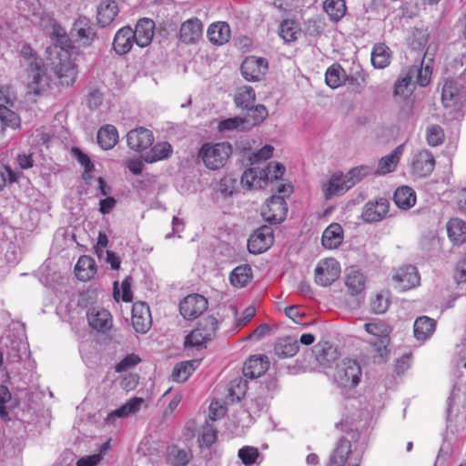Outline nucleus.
<instances>
[{
    "instance_id": "nucleus-1",
    "label": "nucleus",
    "mask_w": 466,
    "mask_h": 466,
    "mask_svg": "<svg viewBox=\"0 0 466 466\" xmlns=\"http://www.w3.org/2000/svg\"><path fill=\"white\" fill-rule=\"evenodd\" d=\"M20 56L29 69L26 83L27 95H42L47 89L49 84L42 59L37 57L35 51L28 46L21 48Z\"/></svg>"
},
{
    "instance_id": "nucleus-2",
    "label": "nucleus",
    "mask_w": 466,
    "mask_h": 466,
    "mask_svg": "<svg viewBox=\"0 0 466 466\" xmlns=\"http://www.w3.org/2000/svg\"><path fill=\"white\" fill-rule=\"evenodd\" d=\"M50 56L51 66L62 86H72L77 76V66L72 58L70 48L53 46L46 49Z\"/></svg>"
},
{
    "instance_id": "nucleus-3",
    "label": "nucleus",
    "mask_w": 466,
    "mask_h": 466,
    "mask_svg": "<svg viewBox=\"0 0 466 466\" xmlns=\"http://www.w3.org/2000/svg\"><path fill=\"white\" fill-rule=\"evenodd\" d=\"M447 428L452 433L466 430V392L456 386L452 388L448 400Z\"/></svg>"
},
{
    "instance_id": "nucleus-4",
    "label": "nucleus",
    "mask_w": 466,
    "mask_h": 466,
    "mask_svg": "<svg viewBox=\"0 0 466 466\" xmlns=\"http://www.w3.org/2000/svg\"><path fill=\"white\" fill-rule=\"evenodd\" d=\"M232 154L231 145L228 142L206 143L199 151L198 157L210 170L222 168Z\"/></svg>"
},
{
    "instance_id": "nucleus-5",
    "label": "nucleus",
    "mask_w": 466,
    "mask_h": 466,
    "mask_svg": "<svg viewBox=\"0 0 466 466\" xmlns=\"http://www.w3.org/2000/svg\"><path fill=\"white\" fill-rule=\"evenodd\" d=\"M218 323L213 316H207L198 321L196 328L185 338L186 349H201L211 341L218 330Z\"/></svg>"
},
{
    "instance_id": "nucleus-6",
    "label": "nucleus",
    "mask_w": 466,
    "mask_h": 466,
    "mask_svg": "<svg viewBox=\"0 0 466 466\" xmlns=\"http://www.w3.org/2000/svg\"><path fill=\"white\" fill-rule=\"evenodd\" d=\"M441 102L451 112L461 110L466 104L464 79L454 80L447 77L441 90Z\"/></svg>"
},
{
    "instance_id": "nucleus-7",
    "label": "nucleus",
    "mask_w": 466,
    "mask_h": 466,
    "mask_svg": "<svg viewBox=\"0 0 466 466\" xmlns=\"http://www.w3.org/2000/svg\"><path fill=\"white\" fill-rule=\"evenodd\" d=\"M361 374L360 363L356 360L346 359L338 364L334 380L341 388L351 389L360 383Z\"/></svg>"
},
{
    "instance_id": "nucleus-8",
    "label": "nucleus",
    "mask_w": 466,
    "mask_h": 466,
    "mask_svg": "<svg viewBox=\"0 0 466 466\" xmlns=\"http://www.w3.org/2000/svg\"><path fill=\"white\" fill-rule=\"evenodd\" d=\"M365 330L374 336L377 340L370 341L380 358L384 360L389 353L390 328L382 321L369 322L364 325Z\"/></svg>"
},
{
    "instance_id": "nucleus-9",
    "label": "nucleus",
    "mask_w": 466,
    "mask_h": 466,
    "mask_svg": "<svg viewBox=\"0 0 466 466\" xmlns=\"http://www.w3.org/2000/svg\"><path fill=\"white\" fill-rule=\"evenodd\" d=\"M315 282L322 287L330 286L340 275V265L332 258L321 259L318 262L315 270Z\"/></svg>"
},
{
    "instance_id": "nucleus-10",
    "label": "nucleus",
    "mask_w": 466,
    "mask_h": 466,
    "mask_svg": "<svg viewBox=\"0 0 466 466\" xmlns=\"http://www.w3.org/2000/svg\"><path fill=\"white\" fill-rule=\"evenodd\" d=\"M361 462L360 454H353L351 444L346 439H340L334 452L331 454L328 466H360Z\"/></svg>"
},
{
    "instance_id": "nucleus-11",
    "label": "nucleus",
    "mask_w": 466,
    "mask_h": 466,
    "mask_svg": "<svg viewBox=\"0 0 466 466\" xmlns=\"http://www.w3.org/2000/svg\"><path fill=\"white\" fill-rule=\"evenodd\" d=\"M288 213V206L283 196H272L261 208L263 218L271 223H281Z\"/></svg>"
},
{
    "instance_id": "nucleus-12",
    "label": "nucleus",
    "mask_w": 466,
    "mask_h": 466,
    "mask_svg": "<svg viewBox=\"0 0 466 466\" xmlns=\"http://www.w3.org/2000/svg\"><path fill=\"white\" fill-rule=\"evenodd\" d=\"M434 167L435 159L430 151L420 149L412 153L410 169L414 177H428L433 171Z\"/></svg>"
},
{
    "instance_id": "nucleus-13",
    "label": "nucleus",
    "mask_w": 466,
    "mask_h": 466,
    "mask_svg": "<svg viewBox=\"0 0 466 466\" xmlns=\"http://www.w3.org/2000/svg\"><path fill=\"white\" fill-rule=\"evenodd\" d=\"M273 240L272 228L268 226H262L248 238V248L250 253L260 254L271 247Z\"/></svg>"
},
{
    "instance_id": "nucleus-14",
    "label": "nucleus",
    "mask_w": 466,
    "mask_h": 466,
    "mask_svg": "<svg viewBox=\"0 0 466 466\" xmlns=\"http://www.w3.org/2000/svg\"><path fill=\"white\" fill-rule=\"evenodd\" d=\"M268 61L264 57L248 56L241 65V73L248 81H259L268 71Z\"/></svg>"
},
{
    "instance_id": "nucleus-15",
    "label": "nucleus",
    "mask_w": 466,
    "mask_h": 466,
    "mask_svg": "<svg viewBox=\"0 0 466 466\" xmlns=\"http://www.w3.org/2000/svg\"><path fill=\"white\" fill-rule=\"evenodd\" d=\"M208 308V300L199 294L186 297L179 305L181 315L186 319H193L202 314Z\"/></svg>"
},
{
    "instance_id": "nucleus-16",
    "label": "nucleus",
    "mask_w": 466,
    "mask_h": 466,
    "mask_svg": "<svg viewBox=\"0 0 466 466\" xmlns=\"http://www.w3.org/2000/svg\"><path fill=\"white\" fill-rule=\"evenodd\" d=\"M389 208L390 203L384 198L370 200L363 207L361 217L367 223L379 222L386 218Z\"/></svg>"
},
{
    "instance_id": "nucleus-17",
    "label": "nucleus",
    "mask_w": 466,
    "mask_h": 466,
    "mask_svg": "<svg viewBox=\"0 0 466 466\" xmlns=\"http://www.w3.org/2000/svg\"><path fill=\"white\" fill-rule=\"evenodd\" d=\"M71 33L83 46H89L96 38L93 24L86 16H80L75 21Z\"/></svg>"
},
{
    "instance_id": "nucleus-18",
    "label": "nucleus",
    "mask_w": 466,
    "mask_h": 466,
    "mask_svg": "<svg viewBox=\"0 0 466 466\" xmlns=\"http://www.w3.org/2000/svg\"><path fill=\"white\" fill-rule=\"evenodd\" d=\"M392 279L397 288L401 291L416 288L420 285V281L417 268L410 265L398 268L394 272Z\"/></svg>"
},
{
    "instance_id": "nucleus-19",
    "label": "nucleus",
    "mask_w": 466,
    "mask_h": 466,
    "mask_svg": "<svg viewBox=\"0 0 466 466\" xmlns=\"http://www.w3.org/2000/svg\"><path fill=\"white\" fill-rule=\"evenodd\" d=\"M203 24L197 18H190L183 22L178 32L179 41L185 45H195L202 37Z\"/></svg>"
},
{
    "instance_id": "nucleus-20",
    "label": "nucleus",
    "mask_w": 466,
    "mask_h": 466,
    "mask_svg": "<svg viewBox=\"0 0 466 466\" xmlns=\"http://www.w3.org/2000/svg\"><path fill=\"white\" fill-rule=\"evenodd\" d=\"M131 321L136 332L147 333L152 325L149 307L144 302H136L132 309Z\"/></svg>"
},
{
    "instance_id": "nucleus-21",
    "label": "nucleus",
    "mask_w": 466,
    "mask_h": 466,
    "mask_svg": "<svg viewBox=\"0 0 466 466\" xmlns=\"http://www.w3.org/2000/svg\"><path fill=\"white\" fill-rule=\"evenodd\" d=\"M89 326L97 331H106L112 328L113 319L111 313L103 308H90L86 313Z\"/></svg>"
},
{
    "instance_id": "nucleus-22",
    "label": "nucleus",
    "mask_w": 466,
    "mask_h": 466,
    "mask_svg": "<svg viewBox=\"0 0 466 466\" xmlns=\"http://www.w3.org/2000/svg\"><path fill=\"white\" fill-rule=\"evenodd\" d=\"M350 188L346 176L341 172L332 174L328 181L322 185V192L326 199L342 195Z\"/></svg>"
},
{
    "instance_id": "nucleus-23",
    "label": "nucleus",
    "mask_w": 466,
    "mask_h": 466,
    "mask_svg": "<svg viewBox=\"0 0 466 466\" xmlns=\"http://www.w3.org/2000/svg\"><path fill=\"white\" fill-rule=\"evenodd\" d=\"M128 147L137 152H142L152 146L154 142L153 133L144 127L129 131L127 135Z\"/></svg>"
},
{
    "instance_id": "nucleus-24",
    "label": "nucleus",
    "mask_w": 466,
    "mask_h": 466,
    "mask_svg": "<svg viewBox=\"0 0 466 466\" xmlns=\"http://www.w3.org/2000/svg\"><path fill=\"white\" fill-rule=\"evenodd\" d=\"M135 43L139 47L148 46L155 35V22L149 18L140 19L133 29Z\"/></svg>"
},
{
    "instance_id": "nucleus-25",
    "label": "nucleus",
    "mask_w": 466,
    "mask_h": 466,
    "mask_svg": "<svg viewBox=\"0 0 466 466\" xmlns=\"http://www.w3.org/2000/svg\"><path fill=\"white\" fill-rule=\"evenodd\" d=\"M404 152V144L399 145L389 155L382 157L379 162L376 169H373L374 175L384 176L393 172Z\"/></svg>"
},
{
    "instance_id": "nucleus-26",
    "label": "nucleus",
    "mask_w": 466,
    "mask_h": 466,
    "mask_svg": "<svg viewBox=\"0 0 466 466\" xmlns=\"http://www.w3.org/2000/svg\"><path fill=\"white\" fill-rule=\"evenodd\" d=\"M456 54L454 57L448 63L445 73L448 78L459 76L463 79L466 75V43L456 46Z\"/></svg>"
},
{
    "instance_id": "nucleus-27",
    "label": "nucleus",
    "mask_w": 466,
    "mask_h": 466,
    "mask_svg": "<svg viewBox=\"0 0 466 466\" xmlns=\"http://www.w3.org/2000/svg\"><path fill=\"white\" fill-rule=\"evenodd\" d=\"M269 361L266 356H252L243 367V375L248 379L259 378L268 370Z\"/></svg>"
},
{
    "instance_id": "nucleus-28",
    "label": "nucleus",
    "mask_w": 466,
    "mask_h": 466,
    "mask_svg": "<svg viewBox=\"0 0 466 466\" xmlns=\"http://www.w3.org/2000/svg\"><path fill=\"white\" fill-rule=\"evenodd\" d=\"M413 92V83L410 76L402 70L393 86V99L401 104L406 101Z\"/></svg>"
},
{
    "instance_id": "nucleus-29",
    "label": "nucleus",
    "mask_w": 466,
    "mask_h": 466,
    "mask_svg": "<svg viewBox=\"0 0 466 466\" xmlns=\"http://www.w3.org/2000/svg\"><path fill=\"white\" fill-rule=\"evenodd\" d=\"M134 43L133 29L129 26H124L116 33L113 48L118 55H126L131 50Z\"/></svg>"
},
{
    "instance_id": "nucleus-30",
    "label": "nucleus",
    "mask_w": 466,
    "mask_h": 466,
    "mask_svg": "<svg viewBox=\"0 0 466 466\" xmlns=\"http://www.w3.org/2000/svg\"><path fill=\"white\" fill-rule=\"evenodd\" d=\"M119 11L118 5L114 0H103L97 6V23L102 27L109 25L116 18Z\"/></svg>"
},
{
    "instance_id": "nucleus-31",
    "label": "nucleus",
    "mask_w": 466,
    "mask_h": 466,
    "mask_svg": "<svg viewBox=\"0 0 466 466\" xmlns=\"http://www.w3.org/2000/svg\"><path fill=\"white\" fill-rule=\"evenodd\" d=\"M267 170L251 167L243 173L241 183L248 189H258L267 184Z\"/></svg>"
},
{
    "instance_id": "nucleus-32",
    "label": "nucleus",
    "mask_w": 466,
    "mask_h": 466,
    "mask_svg": "<svg viewBox=\"0 0 466 466\" xmlns=\"http://www.w3.org/2000/svg\"><path fill=\"white\" fill-rule=\"evenodd\" d=\"M347 291L351 296H360L366 288V277L359 269H350L345 277Z\"/></svg>"
},
{
    "instance_id": "nucleus-33",
    "label": "nucleus",
    "mask_w": 466,
    "mask_h": 466,
    "mask_svg": "<svg viewBox=\"0 0 466 466\" xmlns=\"http://www.w3.org/2000/svg\"><path fill=\"white\" fill-rule=\"evenodd\" d=\"M207 35L212 44L221 46L228 42L230 27L226 22H216L208 26Z\"/></svg>"
},
{
    "instance_id": "nucleus-34",
    "label": "nucleus",
    "mask_w": 466,
    "mask_h": 466,
    "mask_svg": "<svg viewBox=\"0 0 466 466\" xmlns=\"http://www.w3.org/2000/svg\"><path fill=\"white\" fill-rule=\"evenodd\" d=\"M343 240V229L338 223L330 224L322 234V245L329 249L337 248Z\"/></svg>"
},
{
    "instance_id": "nucleus-35",
    "label": "nucleus",
    "mask_w": 466,
    "mask_h": 466,
    "mask_svg": "<svg viewBox=\"0 0 466 466\" xmlns=\"http://www.w3.org/2000/svg\"><path fill=\"white\" fill-rule=\"evenodd\" d=\"M96 272L95 260L89 256H81L75 267V274L81 281L91 279Z\"/></svg>"
},
{
    "instance_id": "nucleus-36",
    "label": "nucleus",
    "mask_w": 466,
    "mask_h": 466,
    "mask_svg": "<svg viewBox=\"0 0 466 466\" xmlns=\"http://www.w3.org/2000/svg\"><path fill=\"white\" fill-rule=\"evenodd\" d=\"M143 402L144 400L142 398L135 397L130 399L120 408L107 415L106 419V423L112 424L116 418L127 417L128 415L138 411Z\"/></svg>"
},
{
    "instance_id": "nucleus-37",
    "label": "nucleus",
    "mask_w": 466,
    "mask_h": 466,
    "mask_svg": "<svg viewBox=\"0 0 466 466\" xmlns=\"http://www.w3.org/2000/svg\"><path fill=\"white\" fill-rule=\"evenodd\" d=\"M435 327L433 319L427 316L419 317L414 322V336L418 340L425 341L433 334Z\"/></svg>"
},
{
    "instance_id": "nucleus-38",
    "label": "nucleus",
    "mask_w": 466,
    "mask_h": 466,
    "mask_svg": "<svg viewBox=\"0 0 466 466\" xmlns=\"http://www.w3.org/2000/svg\"><path fill=\"white\" fill-rule=\"evenodd\" d=\"M447 232L453 244H463L466 241V222L461 218L450 219L447 223Z\"/></svg>"
},
{
    "instance_id": "nucleus-39",
    "label": "nucleus",
    "mask_w": 466,
    "mask_h": 466,
    "mask_svg": "<svg viewBox=\"0 0 466 466\" xmlns=\"http://www.w3.org/2000/svg\"><path fill=\"white\" fill-rule=\"evenodd\" d=\"M395 204L401 209H409L416 203L415 191L408 187L402 186L396 189L393 197Z\"/></svg>"
},
{
    "instance_id": "nucleus-40",
    "label": "nucleus",
    "mask_w": 466,
    "mask_h": 466,
    "mask_svg": "<svg viewBox=\"0 0 466 466\" xmlns=\"http://www.w3.org/2000/svg\"><path fill=\"white\" fill-rule=\"evenodd\" d=\"M117 141L118 133L114 126L106 125L98 130L97 142L103 149H111L116 145Z\"/></svg>"
},
{
    "instance_id": "nucleus-41",
    "label": "nucleus",
    "mask_w": 466,
    "mask_h": 466,
    "mask_svg": "<svg viewBox=\"0 0 466 466\" xmlns=\"http://www.w3.org/2000/svg\"><path fill=\"white\" fill-rule=\"evenodd\" d=\"M316 360L324 368H329L337 359V351L328 343L317 344L315 346Z\"/></svg>"
},
{
    "instance_id": "nucleus-42",
    "label": "nucleus",
    "mask_w": 466,
    "mask_h": 466,
    "mask_svg": "<svg viewBox=\"0 0 466 466\" xmlns=\"http://www.w3.org/2000/svg\"><path fill=\"white\" fill-rule=\"evenodd\" d=\"M323 9L329 19L334 23L340 21L346 15L347 12L344 0H325L323 2Z\"/></svg>"
},
{
    "instance_id": "nucleus-43",
    "label": "nucleus",
    "mask_w": 466,
    "mask_h": 466,
    "mask_svg": "<svg viewBox=\"0 0 466 466\" xmlns=\"http://www.w3.org/2000/svg\"><path fill=\"white\" fill-rule=\"evenodd\" d=\"M347 79V74L342 66L339 64L330 66L325 74L326 84L332 89L342 86Z\"/></svg>"
},
{
    "instance_id": "nucleus-44",
    "label": "nucleus",
    "mask_w": 466,
    "mask_h": 466,
    "mask_svg": "<svg viewBox=\"0 0 466 466\" xmlns=\"http://www.w3.org/2000/svg\"><path fill=\"white\" fill-rule=\"evenodd\" d=\"M390 50L381 43L376 44L371 52V63L376 68H385L390 63Z\"/></svg>"
},
{
    "instance_id": "nucleus-45",
    "label": "nucleus",
    "mask_w": 466,
    "mask_h": 466,
    "mask_svg": "<svg viewBox=\"0 0 466 466\" xmlns=\"http://www.w3.org/2000/svg\"><path fill=\"white\" fill-rule=\"evenodd\" d=\"M252 279V269L248 265L235 268L229 276L230 283L236 288H243Z\"/></svg>"
},
{
    "instance_id": "nucleus-46",
    "label": "nucleus",
    "mask_w": 466,
    "mask_h": 466,
    "mask_svg": "<svg viewBox=\"0 0 466 466\" xmlns=\"http://www.w3.org/2000/svg\"><path fill=\"white\" fill-rule=\"evenodd\" d=\"M199 360H192L183 361L175 366L172 371L173 380L177 382L186 381L193 371L198 367Z\"/></svg>"
},
{
    "instance_id": "nucleus-47",
    "label": "nucleus",
    "mask_w": 466,
    "mask_h": 466,
    "mask_svg": "<svg viewBox=\"0 0 466 466\" xmlns=\"http://www.w3.org/2000/svg\"><path fill=\"white\" fill-rule=\"evenodd\" d=\"M299 350V343L296 338L287 336L280 339L276 347V353L283 358H289L294 356Z\"/></svg>"
},
{
    "instance_id": "nucleus-48",
    "label": "nucleus",
    "mask_w": 466,
    "mask_h": 466,
    "mask_svg": "<svg viewBox=\"0 0 466 466\" xmlns=\"http://www.w3.org/2000/svg\"><path fill=\"white\" fill-rule=\"evenodd\" d=\"M172 152L171 145L167 142H159L156 144L148 153L144 157L147 163H154L167 158Z\"/></svg>"
},
{
    "instance_id": "nucleus-49",
    "label": "nucleus",
    "mask_w": 466,
    "mask_h": 466,
    "mask_svg": "<svg viewBox=\"0 0 466 466\" xmlns=\"http://www.w3.org/2000/svg\"><path fill=\"white\" fill-rule=\"evenodd\" d=\"M279 35L286 43L293 42L300 35V27L294 20H284L279 26Z\"/></svg>"
},
{
    "instance_id": "nucleus-50",
    "label": "nucleus",
    "mask_w": 466,
    "mask_h": 466,
    "mask_svg": "<svg viewBox=\"0 0 466 466\" xmlns=\"http://www.w3.org/2000/svg\"><path fill=\"white\" fill-rule=\"evenodd\" d=\"M406 73L410 76L411 80L416 76L417 83L420 86H426L431 81V70L429 66H411L404 69Z\"/></svg>"
},
{
    "instance_id": "nucleus-51",
    "label": "nucleus",
    "mask_w": 466,
    "mask_h": 466,
    "mask_svg": "<svg viewBox=\"0 0 466 466\" xmlns=\"http://www.w3.org/2000/svg\"><path fill=\"white\" fill-rule=\"evenodd\" d=\"M256 99V94L251 86H245L238 88L236 96L235 103L238 106L242 108H248L251 106Z\"/></svg>"
},
{
    "instance_id": "nucleus-52",
    "label": "nucleus",
    "mask_w": 466,
    "mask_h": 466,
    "mask_svg": "<svg viewBox=\"0 0 466 466\" xmlns=\"http://www.w3.org/2000/svg\"><path fill=\"white\" fill-rule=\"evenodd\" d=\"M374 174L373 168L368 165H361L351 168L347 174V182L350 187H354L357 183L360 182L364 177Z\"/></svg>"
},
{
    "instance_id": "nucleus-53",
    "label": "nucleus",
    "mask_w": 466,
    "mask_h": 466,
    "mask_svg": "<svg viewBox=\"0 0 466 466\" xmlns=\"http://www.w3.org/2000/svg\"><path fill=\"white\" fill-rule=\"evenodd\" d=\"M248 109V115L245 117L248 127L258 125L266 119L268 115L266 106L263 105H257L255 106L252 105Z\"/></svg>"
},
{
    "instance_id": "nucleus-54",
    "label": "nucleus",
    "mask_w": 466,
    "mask_h": 466,
    "mask_svg": "<svg viewBox=\"0 0 466 466\" xmlns=\"http://www.w3.org/2000/svg\"><path fill=\"white\" fill-rule=\"evenodd\" d=\"M0 121L5 127L12 129L18 128L21 125V119L18 114L4 104H0Z\"/></svg>"
},
{
    "instance_id": "nucleus-55",
    "label": "nucleus",
    "mask_w": 466,
    "mask_h": 466,
    "mask_svg": "<svg viewBox=\"0 0 466 466\" xmlns=\"http://www.w3.org/2000/svg\"><path fill=\"white\" fill-rule=\"evenodd\" d=\"M425 137L429 146L438 147L444 141V131L439 125L431 124L426 127Z\"/></svg>"
},
{
    "instance_id": "nucleus-56",
    "label": "nucleus",
    "mask_w": 466,
    "mask_h": 466,
    "mask_svg": "<svg viewBox=\"0 0 466 466\" xmlns=\"http://www.w3.org/2000/svg\"><path fill=\"white\" fill-rule=\"evenodd\" d=\"M325 28L326 22L321 16L309 18L305 23V33L310 36H319Z\"/></svg>"
},
{
    "instance_id": "nucleus-57",
    "label": "nucleus",
    "mask_w": 466,
    "mask_h": 466,
    "mask_svg": "<svg viewBox=\"0 0 466 466\" xmlns=\"http://www.w3.org/2000/svg\"><path fill=\"white\" fill-rule=\"evenodd\" d=\"M248 126L245 118L242 117H232L221 121L218 125V130L220 132L240 130L244 131L248 129Z\"/></svg>"
},
{
    "instance_id": "nucleus-58",
    "label": "nucleus",
    "mask_w": 466,
    "mask_h": 466,
    "mask_svg": "<svg viewBox=\"0 0 466 466\" xmlns=\"http://www.w3.org/2000/svg\"><path fill=\"white\" fill-rule=\"evenodd\" d=\"M389 307V294L386 291H380L376 294L370 301V309L376 314L384 313Z\"/></svg>"
},
{
    "instance_id": "nucleus-59",
    "label": "nucleus",
    "mask_w": 466,
    "mask_h": 466,
    "mask_svg": "<svg viewBox=\"0 0 466 466\" xmlns=\"http://www.w3.org/2000/svg\"><path fill=\"white\" fill-rule=\"evenodd\" d=\"M50 35L56 41V43L54 46L70 48L71 45L69 43V39L67 37L66 30L56 22L52 21V28Z\"/></svg>"
},
{
    "instance_id": "nucleus-60",
    "label": "nucleus",
    "mask_w": 466,
    "mask_h": 466,
    "mask_svg": "<svg viewBox=\"0 0 466 466\" xmlns=\"http://www.w3.org/2000/svg\"><path fill=\"white\" fill-rule=\"evenodd\" d=\"M217 430L212 423L203 425L198 441L201 445L210 446L217 441Z\"/></svg>"
},
{
    "instance_id": "nucleus-61",
    "label": "nucleus",
    "mask_w": 466,
    "mask_h": 466,
    "mask_svg": "<svg viewBox=\"0 0 466 466\" xmlns=\"http://www.w3.org/2000/svg\"><path fill=\"white\" fill-rule=\"evenodd\" d=\"M238 455L243 464L251 465L257 461L259 456V451L255 447L244 446L243 448L239 449Z\"/></svg>"
},
{
    "instance_id": "nucleus-62",
    "label": "nucleus",
    "mask_w": 466,
    "mask_h": 466,
    "mask_svg": "<svg viewBox=\"0 0 466 466\" xmlns=\"http://www.w3.org/2000/svg\"><path fill=\"white\" fill-rule=\"evenodd\" d=\"M167 460L174 466H185L188 462V455L185 451L172 447L168 451Z\"/></svg>"
},
{
    "instance_id": "nucleus-63",
    "label": "nucleus",
    "mask_w": 466,
    "mask_h": 466,
    "mask_svg": "<svg viewBox=\"0 0 466 466\" xmlns=\"http://www.w3.org/2000/svg\"><path fill=\"white\" fill-rule=\"evenodd\" d=\"M247 389V381L241 378H237L230 382L228 390L233 398L239 400L245 396Z\"/></svg>"
},
{
    "instance_id": "nucleus-64",
    "label": "nucleus",
    "mask_w": 466,
    "mask_h": 466,
    "mask_svg": "<svg viewBox=\"0 0 466 466\" xmlns=\"http://www.w3.org/2000/svg\"><path fill=\"white\" fill-rule=\"evenodd\" d=\"M262 170H267V183L271 180H277L279 179L284 172H285V167L279 163V162H272L267 165L265 168H262Z\"/></svg>"
}]
</instances>
